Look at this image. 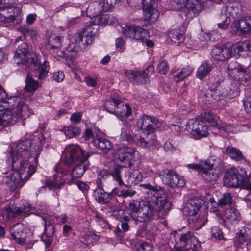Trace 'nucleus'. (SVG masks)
Returning <instances> with one entry per match:
<instances>
[{
    "mask_svg": "<svg viewBox=\"0 0 251 251\" xmlns=\"http://www.w3.org/2000/svg\"><path fill=\"white\" fill-rule=\"evenodd\" d=\"M232 46L233 48H234V57L237 58L239 56L240 52L244 51H247L245 41L239 44L233 45Z\"/></svg>",
    "mask_w": 251,
    "mask_h": 251,
    "instance_id": "53",
    "label": "nucleus"
},
{
    "mask_svg": "<svg viewBox=\"0 0 251 251\" xmlns=\"http://www.w3.org/2000/svg\"><path fill=\"white\" fill-rule=\"evenodd\" d=\"M171 5L173 10L186 9L189 12L191 11L195 14H198L203 8L201 2L198 0H175L171 2Z\"/></svg>",
    "mask_w": 251,
    "mask_h": 251,
    "instance_id": "8",
    "label": "nucleus"
},
{
    "mask_svg": "<svg viewBox=\"0 0 251 251\" xmlns=\"http://www.w3.org/2000/svg\"><path fill=\"white\" fill-rule=\"evenodd\" d=\"M65 183V180L61 179L57 174H55L53 175L52 179L46 181V186L51 190H57L61 188Z\"/></svg>",
    "mask_w": 251,
    "mask_h": 251,
    "instance_id": "31",
    "label": "nucleus"
},
{
    "mask_svg": "<svg viewBox=\"0 0 251 251\" xmlns=\"http://www.w3.org/2000/svg\"><path fill=\"white\" fill-rule=\"evenodd\" d=\"M226 219L230 223L238 222L240 220V214L237 209L231 208L227 209L225 211Z\"/></svg>",
    "mask_w": 251,
    "mask_h": 251,
    "instance_id": "35",
    "label": "nucleus"
},
{
    "mask_svg": "<svg viewBox=\"0 0 251 251\" xmlns=\"http://www.w3.org/2000/svg\"><path fill=\"white\" fill-rule=\"evenodd\" d=\"M18 30L25 38L30 37L32 40L36 38L37 33L36 30L31 28L26 25H23L18 28Z\"/></svg>",
    "mask_w": 251,
    "mask_h": 251,
    "instance_id": "37",
    "label": "nucleus"
},
{
    "mask_svg": "<svg viewBox=\"0 0 251 251\" xmlns=\"http://www.w3.org/2000/svg\"><path fill=\"white\" fill-rule=\"evenodd\" d=\"M245 171L239 172L235 168L228 169L223 178L224 184L228 187H237L243 184L245 181Z\"/></svg>",
    "mask_w": 251,
    "mask_h": 251,
    "instance_id": "9",
    "label": "nucleus"
},
{
    "mask_svg": "<svg viewBox=\"0 0 251 251\" xmlns=\"http://www.w3.org/2000/svg\"><path fill=\"white\" fill-rule=\"evenodd\" d=\"M22 20V10L18 6L10 4L0 5V23L3 24L16 22L20 23Z\"/></svg>",
    "mask_w": 251,
    "mask_h": 251,
    "instance_id": "4",
    "label": "nucleus"
},
{
    "mask_svg": "<svg viewBox=\"0 0 251 251\" xmlns=\"http://www.w3.org/2000/svg\"><path fill=\"white\" fill-rule=\"evenodd\" d=\"M240 10L238 4L236 3H228L223 8V11L227 12L231 16L236 15Z\"/></svg>",
    "mask_w": 251,
    "mask_h": 251,
    "instance_id": "41",
    "label": "nucleus"
},
{
    "mask_svg": "<svg viewBox=\"0 0 251 251\" xmlns=\"http://www.w3.org/2000/svg\"><path fill=\"white\" fill-rule=\"evenodd\" d=\"M39 87L38 82L33 79L32 77L27 75L25 80V89L27 92H34Z\"/></svg>",
    "mask_w": 251,
    "mask_h": 251,
    "instance_id": "39",
    "label": "nucleus"
},
{
    "mask_svg": "<svg viewBox=\"0 0 251 251\" xmlns=\"http://www.w3.org/2000/svg\"><path fill=\"white\" fill-rule=\"evenodd\" d=\"M65 135L69 138H73L80 134V129L76 126H69L64 128Z\"/></svg>",
    "mask_w": 251,
    "mask_h": 251,
    "instance_id": "44",
    "label": "nucleus"
},
{
    "mask_svg": "<svg viewBox=\"0 0 251 251\" xmlns=\"http://www.w3.org/2000/svg\"><path fill=\"white\" fill-rule=\"evenodd\" d=\"M74 167L72 170L70 174L72 177L79 178L81 177L85 172L89 168L90 162L88 161L74 163Z\"/></svg>",
    "mask_w": 251,
    "mask_h": 251,
    "instance_id": "26",
    "label": "nucleus"
},
{
    "mask_svg": "<svg viewBox=\"0 0 251 251\" xmlns=\"http://www.w3.org/2000/svg\"><path fill=\"white\" fill-rule=\"evenodd\" d=\"M203 122V119L197 118L195 121L190 120L188 123L189 128L192 130V134L195 139H199L204 136Z\"/></svg>",
    "mask_w": 251,
    "mask_h": 251,
    "instance_id": "23",
    "label": "nucleus"
},
{
    "mask_svg": "<svg viewBox=\"0 0 251 251\" xmlns=\"http://www.w3.org/2000/svg\"><path fill=\"white\" fill-rule=\"evenodd\" d=\"M234 48L232 46L226 47L222 46V61L234 57Z\"/></svg>",
    "mask_w": 251,
    "mask_h": 251,
    "instance_id": "46",
    "label": "nucleus"
},
{
    "mask_svg": "<svg viewBox=\"0 0 251 251\" xmlns=\"http://www.w3.org/2000/svg\"><path fill=\"white\" fill-rule=\"evenodd\" d=\"M136 80L134 84H143L146 83L148 81V79L146 78V76L143 75V73L141 71H140V74L137 76Z\"/></svg>",
    "mask_w": 251,
    "mask_h": 251,
    "instance_id": "59",
    "label": "nucleus"
},
{
    "mask_svg": "<svg viewBox=\"0 0 251 251\" xmlns=\"http://www.w3.org/2000/svg\"><path fill=\"white\" fill-rule=\"evenodd\" d=\"M164 177L166 180V184L172 188L177 187H182L185 184V181L181 177L171 170H164Z\"/></svg>",
    "mask_w": 251,
    "mask_h": 251,
    "instance_id": "21",
    "label": "nucleus"
},
{
    "mask_svg": "<svg viewBox=\"0 0 251 251\" xmlns=\"http://www.w3.org/2000/svg\"><path fill=\"white\" fill-rule=\"evenodd\" d=\"M32 145V141L27 139L11 146L9 153L12 158V166L14 170L27 169V171H30L34 167L36 171L38 158L42 148L40 146H34V149L29 152Z\"/></svg>",
    "mask_w": 251,
    "mask_h": 251,
    "instance_id": "1",
    "label": "nucleus"
},
{
    "mask_svg": "<svg viewBox=\"0 0 251 251\" xmlns=\"http://www.w3.org/2000/svg\"><path fill=\"white\" fill-rule=\"evenodd\" d=\"M187 167L190 169L197 171L198 172H204V167L201 164H189Z\"/></svg>",
    "mask_w": 251,
    "mask_h": 251,
    "instance_id": "60",
    "label": "nucleus"
},
{
    "mask_svg": "<svg viewBox=\"0 0 251 251\" xmlns=\"http://www.w3.org/2000/svg\"><path fill=\"white\" fill-rule=\"evenodd\" d=\"M94 196L97 201L102 204L110 202L113 197L111 193L106 192L102 187H97L95 191Z\"/></svg>",
    "mask_w": 251,
    "mask_h": 251,
    "instance_id": "27",
    "label": "nucleus"
},
{
    "mask_svg": "<svg viewBox=\"0 0 251 251\" xmlns=\"http://www.w3.org/2000/svg\"><path fill=\"white\" fill-rule=\"evenodd\" d=\"M30 211V207L26 204L23 207H17L14 203L7 204L3 208L2 214L6 219L12 218L22 214L27 213Z\"/></svg>",
    "mask_w": 251,
    "mask_h": 251,
    "instance_id": "17",
    "label": "nucleus"
},
{
    "mask_svg": "<svg viewBox=\"0 0 251 251\" xmlns=\"http://www.w3.org/2000/svg\"><path fill=\"white\" fill-rule=\"evenodd\" d=\"M250 17L234 21L231 25V32L233 34L242 35L249 33Z\"/></svg>",
    "mask_w": 251,
    "mask_h": 251,
    "instance_id": "22",
    "label": "nucleus"
},
{
    "mask_svg": "<svg viewBox=\"0 0 251 251\" xmlns=\"http://www.w3.org/2000/svg\"><path fill=\"white\" fill-rule=\"evenodd\" d=\"M226 154L232 159L240 161L243 159L242 152L236 148L233 147H227L226 150Z\"/></svg>",
    "mask_w": 251,
    "mask_h": 251,
    "instance_id": "38",
    "label": "nucleus"
},
{
    "mask_svg": "<svg viewBox=\"0 0 251 251\" xmlns=\"http://www.w3.org/2000/svg\"><path fill=\"white\" fill-rule=\"evenodd\" d=\"M145 201L139 200H132L129 203V210L130 211L129 216L132 220L136 221L137 216L139 213L140 209L141 208V204Z\"/></svg>",
    "mask_w": 251,
    "mask_h": 251,
    "instance_id": "29",
    "label": "nucleus"
},
{
    "mask_svg": "<svg viewBox=\"0 0 251 251\" xmlns=\"http://www.w3.org/2000/svg\"><path fill=\"white\" fill-rule=\"evenodd\" d=\"M92 143L97 148L104 153L108 152L112 148V143L106 138L97 137L92 140Z\"/></svg>",
    "mask_w": 251,
    "mask_h": 251,
    "instance_id": "25",
    "label": "nucleus"
},
{
    "mask_svg": "<svg viewBox=\"0 0 251 251\" xmlns=\"http://www.w3.org/2000/svg\"><path fill=\"white\" fill-rule=\"evenodd\" d=\"M115 114L120 117H128L131 114V108L128 104H125L119 100Z\"/></svg>",
    "mask_w": 251,
    "mask_h": 251,
    "instance_id": "33",
    "label": "nucleus"
},
{
    "mask_svg": "<svg viewBox=\"0 0 251 251\" xmlns=\"http://www.w3.org/2000/svg\"><path fill=\"white\" fill-rule=\"evenodd\" d=\"M78 7L81 9L82 15H84L86 13V16L93 18L98 15H100L103 10L100 1H95L91 2L88 6L87 5L86 0L78 4Z\"/></svg>",
    "mask_w": 251,
    "mask_h": 251,
    "instance_id": "15",
    "label": "nucleus"
},
{
    "mask_svg": "<svg viewBox=\"0 0 251 251\" xmlns=\"http://www.w3.org/2000/svg\"><path fill=\"white\" fill-rule=\"evenodd\" d=\"M3 103L8 104L10 108L13 110V112L19 117L25 118L28 116V108L23 102H22L20 97L17 96L7 97V95L4 96L1 101Z\"/></svg>",
    "mask_w": 251,
    "mask_h": 251,
    "instance_id": "7",
    "label": "nucleus"
},
{
    "mask_svg": "<svg viewBox=\"0 0 251 251\" xmlns=\"http://www.w3.org/2000/svg\"><path fill=\"white\" fill-rule=\"evenodd\" d=\"M44 220V232L42 236V241L44 242L45 246L50 245L54 239L55 228L54 226L46 219Z\"/></svg>",
    "mask_w": 251,
    "mask_h": 251,
    "instance_id": "24",
    "label": "nucleus"
},
{
    "mask_svg": "<svg viewBox=\"0 0 251 251\" xmlns=\"http://www.w3.org/2000/svg\"><path fill=\"white\" fill-rule=\"evenodd\" d=\"M203 204V201L201 198L196 197L190 199L183 205V214L186 216H195Z\"/></svg>",
    "mask_w": 251,
    "mask_h": 251,
    "instance_id": "18",
    "label": "nucleus"
},
{
    "mask_svg": "<svg viewBox=\"0 0 251 251\" xmlns=\"http://www.w3.org/2000/svg\"><path fill=\"white\" fill-rule=\"evenodd\" d=\"M154 72V67L152 65L148 66L144 70L142 71L143 75L146 76V78L148 79V77L151 75Z\"/></svg>",
    "mask_w": 251,
    "mask_h": 251,
    "instance_id": "63",
    "label": "nucleus"
},
{
    "mask_svg": "<svg viewBox=\"0 0 251 251\" xmlns=\"http://www.w3.org/2000/svg\"><path fill=\"white\" fill-rule=\"evenodd\" d=\"M109 173L107 170L103 169L100 171L98 174L97 179H96V183L97 187H102L103 180H105L109 176Z\"/></svg>",
    "mask_w": 251,
    "mask_h": 251,
    "instance_id": "48",
    "label": "nucleus"
},
{
    "mask_svg": "<svg viewBox=\"0 0 251 251\" xmlns=\"http://www.w3.org/2000/svg\"><path fill=\"white\" fill-rule=\"evenodd\" d=\"M205 126H206V131H205L204 134L205 137L209 134V131H210L211 129H209V127L210 126L224 130V127L218 125L216 117L209 112L208 113L205 112Z\"/></svg>",
    "mask_w": 251,
    "mask_h": 251,
    "instance_id": "28",
    "label": "nucleus"
},
{
    "mask_svg": "<svg viewBox=\"0 0 251 251\" xmlns=\"http://www.w3.org/2000/svg\"><path fill=\"white\" fill-rule=\"evenodd\" d=\"M118 100L112 98L107 100L104 104V108L109 113L115 114L117 105L118 104Z\"/></svg>",
    "mask_w": 251,
    "mask_h": 251,
    "instance_id": "45",
    "label": "nucleus"
},
{
    "mask_svg": "<svg viewBox=\"0 0 251 251\" xmlns=\"http://www.w3.org/2000/svg\"><path fill=\"white\" fill-rule=\"evenodd\" d=\"M137 126L139 128L146 130V132H154L160 126L158 120L155 117L145 115L139 118L137 122Z\"/></svg>",
    "mask_w": 251,
    "mask_h": 251,
    "instance_id": "14",
    "label": "nucleus"
},
{
    "mask_svg": "<svg viewBox=\"0 0 251 251\" xmlns=\"http://www.w3.org/2000/svg\"><path fill=\"white\" fill-rule=\"evenodd\" d=\"M14 46L16 49L14 58L17 64L28 66L36 63V55L30 52L27 44L22 37H17L14 42Z\"/></svg>",
    "mask_w": 251,
    "mask_h": 251,
    "instance_id": "3",
    "label": "nucleus"
},
{
    "mask_svg": "<svg viewBox=\"0 0 251 251\" xmlns=\"http://www.w3.org/2000/svg\"><path fill=\"white\" fill-rule=\"evenodd\" d=\"M10 233L12 239L16 243L19 244L26 243V246L28 248H32L34 243L37 242V241H29L30 235L28 234L23 225L20 223H17L13 226Z\"/></svg>",
    "mask_w": 251,
    "mask_h": 251,
    "instance_id": "10",
    "label": "nucleus"
},
{
    "mask_svg": "<svg viewBox=\"0 0 251 251\" xmlns=\"http://www.w3.org/2000/svg\"><path fill=\"white\" fill-rule=\"evenodd\" d=\"M232 203V197L229 193H225L223 197L218 201L217 204L220 206L230 205Z\"/></svg>",
    "mask_w": 251,
    "mask_h": 251,
    "instance_id": "47",
    "label": "nucleus"
},
{
    "mask_svg": "<svg viewBox=\"0 0 251 251\" xmlns=\"http://www.w3.org/2000/svg\"><path fill=\"white\" fill-rule=\"evenodd\" d=\"M169 69L167 62L165 60L161 61L158 65L157 70L161 74H166Z\"/></svg>",
    "mask_w": 251,
    "mask_h": 251,
    "instance_id": "56",
    "label": "nucleus"
},
{
    "mask_svg": "<svg viewBox=\"0 0 251 251\" xmlns=\"http://www.w3.org/2000/svg\"><path fill=\"white\" fill-rule=\"evenodd\" d=\"M108 15L107 14H102L101 13L95 17L94 21L96 22L99 25H104L108 23Z\"/></svg>",
    "mask_w": 251,
    "mask_h": 251,
    "instance_id": "55",
    "label": "nucleus"
},
{
    "mask_svg": "<svg viewBox=\"0 0 251 251\" xmlns=\"http://www.w3.org/2000/svg\"><path fill=\"white\" fill-rule=\"evenodd\" d=\"M69 157L65 159L67 165H72L74 163L88 161L91 153L84 151L79 146L72 145L69 148Z\"/></svg>",
    "mask_w": 251,
    "mask_h": 251,
    "instance_id": "11",
    "label": "nucleus"
},
{
    "mask_svg": "<svg viewBox=\"0 0 251 251\" xmlns=\"http://www.w3.org/2000/svg\"><path fill=\"white\" fill-rule=\"evenodd\" d=\"M211 234L216 239H221L223 238L222 230L218 227L215 226L211 229Z\"/></svg>",
    "mask_w": 251,
    "mask_h": 251,
    "instance_id": "57",
    "label": "nucleus"
},
{
    "mask_svg": "<svg viewBox=\"0 0 251 251\" xmlns=\"http://www.w3.org/2000/svg\"><path fill=\"white\" fill-rule=\"evenodd\" d=\"M135 152L133 148L126 146L121 147L117 149V158L123 163V167H130L132 164Z\"/></svg>",
    "mask_w": 251,
    "mask_h": 251,
    "instance_id": "13",
    "label": "nucleus"
},
{
    "mask_svg": "<svg viewBox=\"0 0 251 251\" xmlns=\"http://www.w3.org/2000/svg\"><path fill=\"white\" fill-rule=\"evenodd\" d=\"M131 219L132 218L130 217L127 215H124L121 217L120 226L122 229L119 226H117L115 231L117 236L119 237L120 238L124 237L125 232L128 231L129 228L128 222H130Z\"/></svg>",
    "mask_w": 251,
    "mask_h": 251,
    "instance_id": "30",
    "label": "nucleus"
},
{
    "mask_svg": "<svg viewBox=\"0 0 251 251\" xmlns=\"http://www.w3.org/2000/svg\"><path fill=\"white\" fill-rule=\"evenodd\" d=\"M61 38L59 36L52 34L50 35L48 40L49 45L53 49H58L61 46Z\"/></svg>",
    "mask_w": 251,
    "mask_h": 251,
    "instance_id": "43",
    "label": "nucleus"
},
{
    "mask_svg": "<svg viewBox=\"0 0 251 251\" xmlns=\"http://www.w3.org/2000/svg\"><path fill=\"white\" fill-rule=\"evenodd\" d=\"M227 13V12L223 11V8L222 9L221 13L218 18L219 21L220 22L218 23V25L219 28H225L228 25L230 18L228 17Z\"/></svg>",
    "mask_w": 251,
    "mask_h": 251,
    "instance_id": "40",
    "label": "nucleus"
},
{
    "mask_svg": "<svg viewBox=\"0 0 251 251\" xmlns=\"http://www.w3.org/2000/svg\"><path fill=\"white\" fill-rule=\"evenodd\" d=\"M140 186L148 190L154 197L150 201H145L141 204L142 207L137 216L136 222H149L155 219L157 213L168 209L170 204L163 194L164 190L161 187L151 185L149 183L141 184Z\"/></svg>",
    "mask_w": 251,
    "mask_h": 251,
    "instance_id": "2",
    "label": "nucleus"
},
{
    "mask_svg": "<svg viewBox=\"0 0 251 251\" xmlns=\"http://www.w3.org/2000/svg\"><path fill=\"white\" fill-rule=\"evenodd\" d=\"M103 12H107L112 9L116 3V0H103L100 1Z\"/></svg>",
    "mask_w": 251,
    "mask_h": 251,
    "instance_id": "50",
    "label": "nucleus"
},
{
    "mask_svg": "<svg viewBox=\"0 0 251 251\" xmlns=\"http://www.w3.org/2000/svg\"><path fill=\"white\" fill-rule=\"evenodd\" d=\"M207 85L211 90H215L219 85V83L216 77L213 75L209 76L207 80Z\"/></svg>",
    "mask_w": 251,
    "mask_h": 251,
    "instance_id": "54",
    "label": "nucleus"
},
{
    "mask_svg": "<svg viewBox=\"0 0 251 251\" xmlns=\"http://www.w3.org/2000/svg\"><path fill=\"white\" fill-rule=\"evenodd\" d=\"M13 113L9 109L0 110V126H9L12 122Z\"/></svg>",
    "mask_w": 251,
    "mask_h": 251,
    "instance_id": "32",
    "label": "nucleus"
},
{
    "mask_svg": "<svg viewBox=\"0 0 251 251\" xmlns=\"http://www.w3.org/2000/svg\"><path fill=\"white\" fill-rule=\"evenodd\" d=\"M143 130L144 135L134 136V143L143 148H149L155 145L156 142V137L153 132H146V130Z\"/></svg>",
    "mask_w": 251,
    "mask_h": 251,
    "instance_id": "20",
    "label": "nucleus"
},
{
    "mask_svg": "<svg viewBox=\"0 0 251 251\" xmlns=\"http://www.w3.org/2000/svg\"><path fill=\"white\" fill-rule=\"evenodd\" d=\"M118 200L117 198H112L110 202H108V206L113 211H115L117 210L118 208Z\"/></svg>",
    "mask_w": 251,
    "mask_h": 251,
    "instance_id": "62",
    "label": "nucleus"
},
{
    "mask_svg": "<svg viewBox=\"0 0 251 251\" xmlns=\"http://www.w3.org/2000/svg\"><path fill=\"white\" fill-rule=\"evenodd\" d=\"M13 172L10 174L9 177L11 179L10 187V191L12 192L17 191L19 189L29 178L35 173L34 167L31 168L30 171L20 169V170H14Z\"/></svg>",
    "mask_w": 251,
    "mask_h": 251,
    "instance_id": "6",
    "label": "nucleus"
},
{
    "mask_svg": "<svg viewBox=\"0 0 251 251\" xmlns=\"http://www.w3.org/2000/svg\"><path fill=\"white\" fill-rule=\"evenodd\" d=\"M139 71H134L131 70H126L125 71V75L128 79V80L132 83L134 84L136 79H137V76L139 75Z\"/></svg>",
    "mask_w": 251,
    "mask_h": 251,
    "instance_id": "49",
    "label": "nucleus"
},
{
    "mask_svg": "<svg viewBox=\"0 0 251 251\" xmlns=\"http://www.w3.org/2000/svg\"><path fill=\"white\" fill-rule=\"evenodd\" d=\"M95 220L97 223L103 227H105L107 224L106 221L103 218V217L97 213H95Z\"/></svg>",
    "mask_w": 251,
    "mask_h": 251,
    "instance_id": "64",
    "label": "nucleus"
},
{
    "mask_svg": "<svg viewBox=\"0 0 251 251\" xmlns=\"http://www.w3.org/2000/svg\"><path fill=\"white\" fill-rule=\"evenodd\" d=\"M223 170L221 159L210 156L205 160V180L208 182L215 181Z\"/></svg>",
    "mask_w": 251,
    "mask_h": 251,
    "instance_id": "5",
    "label": "nucleus"
},
{
    "mask_svg": "<svg viewBox=\"0 0 251 251\" xmlns=\"http://www.w3.org/2000/svg\"><path fill=\"white\" fill-rule=\"evenodd\" d=\"M120 139L122 141H126L130 143L134 142V136L132 137L125 128L121 129Z\"/></svg>",
    "mask_w": 251,
    "mask_h": 251,
    "instance_id": "52",
    "label": "nucleus"
},
{
    "mask_svg": "<svg viewBox=\"0 0 251 251\" xmlns=\"http://www.w3.org/2000/svg\"><path fill=\"white\" fill-rule=\"evenodd\" d=\"M180 242L182 246L190 251H201L202 250L199 241L191 232L182 235L180 237Z\"/></svg>",
    "mask_w": 251,
    "mask_h": 251,
    "instance_id": "16",
    "label": "nucleus"
},
{
    "mask_svg": "<svg viewBox=\"0 0 251 251\" xmlns=\"http://www.w3.org/2000/svg\"><path fill=\"white\" fill-rule=\"evenodd\" d=\"M211 54L212 57L216 60L222 61V46H215L212 49Z\"/></svg>",
    "mask_w": 251,
    "mask_h": 251,
    "instance_id": "51",
    "label": "nucleus"
},
{
    "mask_svg": "<svg viewBox=\"0 0 251 251\" xmlns=\"http://www.w3.org/2000/svg\"><path fill=\"white\" fill-rule=\"evenodd\" d=\"M123 33L126 38L144 42L146 39L147 32L141 27L133 26L127 27Z\"/></svg>",
    "mask_w": 251,
    "mask_h": 251,
    "instance_id": "19",
    "label": "nucleus"
},
{
    "mask_svg": "<svg viewBox=\"0 0 251 251\" xmlns=\"http://www.w3.org/2000/svg\"><path fill=\"white\" fill-rule=\"evenodd\" d=\"M126 171L123 166H114L111 170L109 172V175H111L116 180L119 185H125L123 181L122 180L121 176L122 174Z\"/></svg>",
    "mask_w": 251,
    "mask_h": 251,
    "instance_id": "34",
    "label": "nucleus"
},
{
    "mask_svg": "<svg viewBox=\"0 0 251 251\" xmlns=\"http://www.w3.org/2000/svg\"><path fill=\"white\" fill-rule=\"evenodd\" d=\"M76 184L79 189L81 190L84 193H87L89 189V186L86 183L80 180L78 181Z\"/></svg>",
    "mask_w": 251,
    "mask_h": 251,
    "instance_id": "61",
    "label": "nucleus"
},
{
    "mask_svg": "<svg viewBox=\"0 0 251 251\" xmlns=\"http://www.w3.org/2000/svg\"><path fill=\"white\" fill-rule=\"evenodd\" d=\"M136 251H153V247L149 243L138 242L135 243L133 246Z\"/></svg>",
    "mask_w": 251,
    "mask_h": 251,
    "instance_id": "42",
    "label": "nucleus"
},
{
    "mask_svg": "<svg viewBox=\"0 0 251 251\" xmlns=\"http://www.w3.org/2000/svg\"><path fill=\"white\" fill-rule=\"evenodd\" d=\"M136 194V191L133 189L122 190L120 191V196L123 198L131 197Z\"/></svg>",
    "mask_w": 251,
    "mask_h": 251,
    "instance_id": "58",
    "label": "nucleus"
},
{
    "mask_svg": "<svg viewBox=\"0 0 251 251\" xmlns=\"http://www.w3.org/2000/svg\"><path fill=\"white\" fill-rule=\"evenodd\" d=\"M99 25L97 24L89 25L80 32L78 36L82 44L90 45L99 34Z\"/></svg>",
    "mask_w": 251,
    "mask_h": 251,
    "instance_id": "12",
    "label": "nucleus"
},
{
    "mask_svg": "<svg viewBox=\"0 0 251 251\" xmlns=\"http://www.w3.org/2000/svg\"><path fill=\"white\" fill-rule=\"evenodd\" d=\"M241 244L248 245L251 243V229L248 228H245L244 231H241L238 237L237 240Z\"/></svg>",
    "mask_w": 251,
    "mask_h": 251,
    "instance_id": "36",
    "label": "nucleus"
}]
</instances>
